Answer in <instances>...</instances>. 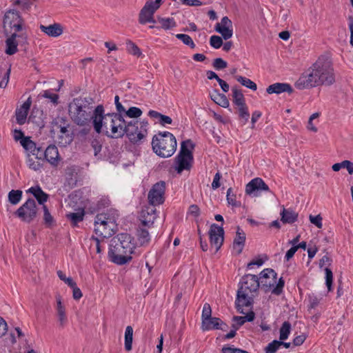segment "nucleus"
Returning <instances> with one entry per match:
<instances>
[{
  "instance_id": "a19ab883",
  "label": "nucleus",
  "mask_w": 353,
  "mask_h": 353,
  "mask_svg": "<svg viewBox=\"0 0 353 353\" xmlns=\"http://www.w3.org/2000/svg\"><path fill=\"white\" fill-rule=\"evenodd\" d=\"M68 286L70 287L72 290V297L74 300H79L83 294L81 290L77 286L76 283L70 278L68 277Z\"/></svg>"
},
{
  "instance_id": "412c9836",
  "label": "nucleus",
  "mask_w": 353,
  "mask_h": 353,
  "mask_svg": "<svg viewBox=\"0 0 353 353\" xmlns=\"http://www.w3.org/2000/svg\"><path fill=\"white\" fill-rule=\"evenodd\" d=\"M55 310L57 311V316L58 317V322L59 327L63 328L65 323V309L63 304V299L59 293L55 295Z\"/></svg>"
},
{
  "instance_id": "052dcab7",
  "label": "nucleus",
  "mask_w": 353,
  "mask_h": 353,
  "mask_svg": "<svg viewBox=\"0 0 353 353\" xmlns=\"http://www.w3.org/2000/svg\"><path fill=\"white\" fill-rule=\"evenodd\" d=\"M128 46V51L130 54L139 57L141 54V52L139 47L132 41H129L127 42Z\"/></svg>"
},
{
  "instance_id": "a211bd4d",
  "label": "nucleus",
  "mask_w": 353,
  "mask_h": 353,
  "mask_svg": "<svg viewBox=\"0 0 353 353\" xmlns=\"http://www.w3.org/2000/svg\"><path fill=\"white\" fill-rule=\"evenodd\" d=\"M214 30L221 34L225 40H228L233 34L232 22L228 17H224L221 19L220 23L216 24Z\"/></svg>"
},
{
  "instance_id": "c9c22d12",
  "label": "nucleus",
  "mask_w": 353,
  "mask_h": 353,
  "mask_svg": "<svg viewBox=\"0 0 353 353\" xmlns=\"http://www.w3.org/2000/svg\"><path fill=\"white\" fill-rule=\"evenodd\" d=\"M156 20L157 23L158 22L160 24L159 28H162L165 30H170L176 26V23L173 18H163L158 16L157 19Z\"/></svg>"
},
{
  "instance_id": "9b49d317",
  "label": "nucleus",
  "mask_w": 353,
  "mask_h": 353,
  "mask_svg": "<svg viewBox=\"0 0 353 353\" xmlns=\"http://www.w3.org/2000/svg\"><path fill=\"white\" fill-rule=\"evenodd\" d=\"M314 68L311 65L300 76L295 83V86L299 90L309 89L320 85L314 72Z\"/></svg>"
},
{
  "instance_id": "2eb2a0df",
  "label": "nucleus",
  "mask_w": 353,
  "mask_h": 353,
  "mask_svg": "<svg viewBox=\"0 0 353 353\" xmlns=\"http://www.w3.org/2000/svg\"><path fill=\"white\" fill-rule=\"evenodd\" d=\"M277 274L271 268L264 269L260 273L261 288L265 292L270 290L276 283Z\"/></svg>"
},
{
  "instance_id": "f704fd0d",
  "label": "nucleus",
  "mask_w": 353,
  "mask_h": 353,
  "mask_svg": "<svg viewBox=\"0 0 353 353\" xmlns=\"http://www.w3.org/2000/svg\"><path fill=\"white\" fill-rule=\"evenodd\" d=\"M148 115L151 118L157 119L159 120V123L163 126H165L166 124H171L172 123V119L171 117L162 114L155 110H150Z\"/></svg>"
},
{
  "instance_id": "5fc2aeb1",
  "label": "nucleus",
  "mask_w": 353,
  "mask_h": 353,
  "mask_svg": "<svg viewBox=\"0 0 353 353\" xmlns=\"http://www.w3.org/2000/svg\"><path fill=\"white\" fill-rule=\"evenodd\" d=\"M28 113L26 110H21L20 108L16 110V120L17 123L19 125H23L26 123Z\"/></svg>"
},
{
  "instance_id": "393cba45",
  "label": "nucleus",
  "mask_w": 353,
  "mask_h": 353,
  "mask_svg": "<svg viewBox=\"0 0 353 353\" xmlns=\"http://www.w3.org/2000/svg\"><path fill=\"white\" fill-rule=\"evenodd\" d=\"M44 159L51 165H57L59 161V154L57 148L54 145H50L44 150Z\"/></svg>"
},
{
  "instance_id": "bf43d9fd",
  "label": "nucleus",
  "mask_w": 353,
  "mask_h": 353,
  "mask_svg": "<svg viewBox=\"0 0 353 353\" xmlns=\"http://www.w3.org/2000/svg\"><path fill=\"white\" fill-rule=\"evenodd\" d=\"M211 317H212L211 306L209 303H205L203 305V311H202V315H201L202 321L203 320H207Z\"/></svg>"
},
{
  "instance_id": "69168bd1",
  "label": "nucleus",
  "mask_w": 353,
  "mask_h": 353,
  "mask_svg": "<svg viewBox=\"0 0 353 353\" xmlns=\"http://www.w3.org/2000/svg\"><path fill=\"white\" fill-rule=\"evenodd\" d=\"M44 149L41 147H37L35 152H32L30 155L34 156L37 160H44Z\"/></svg>"
},
{
  "instance_id": "6e6552de",
  "label": "nucleus",
  "mask_w": 353,
  "mask_h": 353,
  "mask_svg": "<svg viewBox=\"0 0 353 353\" xmlns=\"http://www.w3.org/2000/svg\"><path fill=\"white\" fill-rule=\"evenodd\" d=\"M116 219L108 213H101L96 216L94 219L95 234L103 239L114 235L117 229Z\"/></svg>"
},
{
  "instance_id": "c03bdc74",
  "label": "nucleus",
  "mask_w": 353,
  "mask_h": 353,
  "mask_svg": "<svg viewBox=\"0 0 353 353\" xmlns=\"http://www.w3.org/2000/svg\"><path fill=\"white\" fill-rule=\"evenodd\" d=\"M22 196V191L17 190H12L8 193V200L10 203L12 205H17L21 200Z\"/></svg>"
},
{
  "instance_id": "13d9d810",
  "label": "nucleus",
  "mask_w": 353,
  "mask_h": 353,
  "mask_svg": "<svg viewBox=\"0 0 353 353\" xmlns=\"http://www.w3.org/2000/svg\"><path fill=\"white\" fill-rule=\"evenodd\" d=\"M212 66L216 70H223L228 66V63L221 58L214 59Z\"/></svg>"
},
{
  "instance_id": "ddd939ff",
  "label": "nucleus",
  "mask_w": 353,
  "mask_h": 353,
  "mask_svg": "<svg viewBox=\"0 0 353 353\" xmlns=\"http://www.w3.org/2000/svg\"><path fill=\"white\" fill-rule=\"evenodd\" d=\"M209 237L211 245L216 248V251H218L224 241V230L222 226H219L216 223L211 225L209 230Z\"/></svg>"
},
{
  "instance_id": "6e6d98bb",
  "label": "nucleus",
  "mask_w": 353,
  "mask_h": 353,
  "mask_svg": "<svg viewBox=\"0 0 353 353\" xmlns=\"http://www.w3.org/2000/svg\"><path fill=\"white\" fill-rule=\"evenodd\" d=\"M42 97L46 99H49L54 105H57L59 103V95L52 92L50 90H45L42 94Z\"/></svg>"
},
{
  "instance_id": "f8f14e48",
  "label": "nucleus",
  "mask_w": 353,
  "mask_h": 353,
  "mask_svg": "<svg viewBox=\"0 0 353 353\" xmlns=\"http://www.w3.org/2000/svg\"><path fill=\"white\" fill-rule=\"evenodd\" d=\"M165 183L163 181L156 183L148 194V203L154 206L163 204L165 201Z\"/></svg>"
},
{
  "instance_id": "4d7b16f0",
  "label": "nucleus",
  "mask_w": 353,
  "mask_h": 353,
  "mask_svg": "<svg viewBox=\"0 0 353 353\" xmlns=\"http://www.w3.org/2000/svg\"><path fill=\"white\" fill-rule=\"evenodd\" d=\"M210 44L214 48L219 49L223 45V40L221 37L213 35L210 39Z\"/></svg>"
},
{
  "instance_id": "72a5a7b5",
  "label": "nucleus",
  "mask_w": 353,
  "mask_h": 353,
  "mask_svg": "<svg viewBox=\"0 0 353 353\" xmlns=\"http://www.w3.org/2000/svg\"><path fill=\"white\" fill-rule=\"evenodd\" d=\"M210 98L216 104L223 108H228L230 105L227 97L224 94L219 93L216 90H214L213 93L210 94Z\"/></svg>"
},
{
  "instance_id": "774afa93",
  "label": "nucleus",
  "mask_w": 353,
  "mask_h": 353,
  "mask_svg": "<svg viewBox=\"0 0 353 353\" xmlns=\"http://www.w3.org/2000/svg\"><path fill=\"white\" fill-rule=\"evenodd\" d=\"M342 168H346L350 174H353V162L349 160L342 161Z\"/></svg>"
},
{
  "instance_id": "20e7f679",
  "label": "nucleus",
  "mask_w": 353,
  "mask_h": 353,
  "mask_svg": "<svg viewBox=\"0 0 353 353\" xmlns=\"http://www.w3.org/2000/svg\"><path fill=\"white\" fill-rule=\"evenodd\" d=\"M133 248L130 234L121 233L111 240L108 256L112 262L123 265L131 261Z\"/></svg>"
},
{
  "instance_id": "aec40b11",
  "label": "nucleus",
  "mask_w": 353,
  "mask_h": 353,
  "mask_svg": "<svg viewBox=\"0 0 353 353\" xmlns=\"http://www.w3.org/2000/svg\"><path fill=\"white\" fill-rule=\"evenodd\" d=\"M157 10L152 6L145 3L144 6L141 10L139 14V22L141 24H145L147 23H156L157 20L154 17V14Z\"/></svg>"
},
{
  "instance_id": "8fccbe9b",
  "label": "nucleus",
  "mask_w": 353,
  "mask_h": 353,
  "mask_svg": "<svg viewBox=\"0 0 353 353\" xmlns=\"http://www.w3.org/2000/svg\"><path fill=\"white\" fill-rule=\"evenodd\" d=\"M176 37L180 39L184 44L189 46L191 48L193 49L195 48V44L189 35L185 34H177Z\"/></svg>"
},
{
  "instance_id": "79ce46f5",
  "label": "nucleus",
  "mask_w": 353,
  "mask_h": 353,
  "mask_svg": "<svg viewBox=\"0 0 353 353\" xmlns=\"http://www.w3.org/2000/svg\"><path fill=\"white\" fill-rule=\"evenodd\" d=\"M236 79L238 82H239L242 85L252 90H256L257 85L256 84L251 81L250 79H248L246 77H242V76H236Z\"/></svg>"
},
{
  "instance_id": "0e129e2a",
  "label": "nucleus",
  "mask_w": 353,
  "mask_h": 353,
  "mask_svg": "<svg viewBox=\"0 0 353 353\" xmlns=\"http://www.w3.org/2000/svg\"><path fill=\"white\" fill-rule=\"evenodd\" d=\"M309 219L310 222L312 224L315 225L318 228L321 229L322 228V217L321 216L320 214H318L316 216H312L310 214L309 216Z\"/></svg>"
},
{
  "instance_id": "49530a36",
  "label": "nucleus",
  "mask_w": 353,
  "mask_h": 353,
  "mask_svg": "<svg viewBox=\"0 0 353 353\" xmlns=\"http://www.w3.org/2000/svg\"><path fill=\"white\" fill-rule=\"evenodd\" d=\"M226 199L228 203L233 207L237 208L241 205V202L236 201V195L233 194L232 188L227 190Z\"/></svg>"
},
{
  "instance_id": "5701e85b",
  "label": "nucleus",
  "mask_w": 353,
  "mask_h": 353,
  "mask_svg": "<svg viewBox=\"0 0 353 353\" xmlns=\"http://www.w3.org/2000/svg\"><path fill=\"white\" fill-rule=\"evenodd\" d=\"M266 92L270 94H279L283 92H288L289 94H291L293 92V88L289 83H275L269 85L266 89Z\"/></svg>"
},
{
  "instance_id": "39448f33",
  "label": "nucleus",
  "mask_w": 353,
  "mask_h": 353,
  "mask_svg": "<svg viewBox=\"0 0 353 353\" xmlns=\"http://www.w3.org/2000/svg\"><path fill=\"white\" fill-rule=\"evenodd\" d=\"M152 147L154 152L159 157H170L176 150V140L171 132H159L153 137Z\"/></svg>"
},
{
  "instance_id": "ea45409f",
  "label": "nucleus",
  "mask_w": 353,
  "mask_h": 353,
  "mask_svg": "<svg viewBox=\"0 0 353 353\" xmlns=\"http://www.w3.org/2000/svg\"><path fill=\"white\" fill-rule=\"evenodd\" d=\"M143 112L142 110L137 107H130L128 110L125 109V112H123V118L125 117L131 118V119H137L141 116Z\"/></svg>"
},
{
  "instance_id": "c85d7f7f",
  "label": "nucleus",
  "mask_w": 353,
  "mask_h": 353,
  "mask_svg": "<svg viewBox=\"0 0 353 353\" xmlns=\"http://www.w3.org/2000/svg\"><path fill=\"white\" fill-rule=\"evenodd\" d=\"M27 192L32 194L39 204L43 206L49 198V195L44 192L39 185L31 187Z\"/></svg>"
},
{
  "instance_id": "de8ad7c7",
  "label": "nucleus",
  "mask_w": 353,
  "mask_h": 353,
  "mask_svg": "<svg viewBox=\"0 0 353 353\" xmlns=\"http://www.w3.org/2000/svg\"><path fill=\"white\" fill-rule=\"evenodd\" d=\"M238 112L240 119L243 121V124L245 125L250 118V113L246 104L242 106H239Z\"/></svg>"
},
{
  "instance_id": "4c0bfd02",
  "label": "nucleus",
  "mask_w": 353,
  "mask_h": 353,
  "mask_svg": "<svg viewBox=\"0 0 353 353\" xmlns=\"http://www.w3.org/2000/svg\"><path fill=\"white\" fill-rule=\"evenodd\" d=\"M232 91L234 103L238 107L245 105V98L242 92L236 87H233Z\"/></svg>"
},
{
  "instance_id": "e433bc0d",
  "label": "nucleus",
  "mask_w": 353,
  "mask_h": 353,
  "mask_svg": "<svg viewBox=\"0 0 353 353\" xmlns=\"http://www.w3.org/2000/svg\"><path fill=\"white\" fill-rule=\"evenodd\" d=\"M132 340H133V329L132 326L128 325L125 328V349L126 351H131L132 349Z\"/></svg>"
},
{
  "instance_id": "bb28decb",
  "label": "nucleus",
  "mask_w": 353,
  "mask_h": 353,
  "mask_svg": "<svg viewBox=\"0 0 353 353\" xmlns=\"http://www.w3.org/2000/svg\"><path fill=\"white\" fill-rule=\"evenodd\" d=\"M82 194L83 193L80 190L72 192L68 196L70 199L68 205L74 209L79 208L80 206H81L82 208H85Z\"/></svg>"
},
{
  "instance_id": "3c124183",
  "label": "nucleus",
  "mask_w": 353,
  "mask_h": 353,
  "mask_svg": "<svg viewBox=\"0 0 353 353\" xmlns=\"http://www.w3.org/2000/svg\"><path fill=\"white\" fill-rule=\"evenodd\" d=\"M27 165L29 168L37 171L40 170L41 168V164L39 161H35L30 155V154H28L27 157Z\"/></svg>"
},
{
  "instance_id": "f03ea898",
  "label": "nucleus",
  "mask_w": 353,
  "mask_h": 353,
  "mask_svg": "<svg viewBox=\"0 0 353 353\" xmlns=\"http://www.w3.org/2000/svg\"><path fill=\"white\" fill-rule=\"evenodd\" d=\"M94 129L98 134L102 132V128L105 130V134L110 138H122L124 136V130L126 121L123 114L117 113H105L103 105H97L94 114Z\"/></svg>"
},
{
  "instance_id": "f3484780",
  "label": "nucleus",
  "mask_w": 353,
  "mask_h": 353,
  "mask_svg": "<svg viewBox=\"0 0 353 353\" xmlns=\"http://www.w3.org/2000/svg\"><path fill=\"white\" fill-rule=\"evenodd\" d=\"M156 207L149 204L144 206L141 212L140 220L144 226L150 227L157 218Z\"/></svg>"
},
{
  "instance_id": "338daca9",
  "label": "nucleus",
  "mask_w": 353,
  "mask_h": 353,
  "mask_svg": "<svg viewBox=\"0 0 353 353\" xmlns=\"http://www.w3.org/2000/svg\"><path fill=\"white\" fill-rule=\"evenodd\" d=\"M221 178V174L219 172H217L214 176V179H213V181L212 183V189L215 190V189H217L218 188L220 187L221 185V183H220V179Z\"/></svg>"
},
{
  "instance_id": "dca6fc26",
  "label": "nucleus",
  "mask_w": 353,
  "mask_h": 353,
  "mask_svg": "<svg viewBox=\"0 0 353 353\" xmlns=\"http://www.w3.org/2000/svg\"><path fill=\"white\" fill-rule=\"evenodd\" d=\"M19 38L21 40L22 42L26 43L28 36L26 33L21 32L17 34L16 32H13L11 35L6 40V53L8 55H12L15 54L18 51L17 46L18 43L16 41L17 38Z\"/></svg>"
},
{
  "instance_id": "0eeeda50",
  "label": "nucleus",
  "mask_w": 353,
  "mask_h": 353,
  "mask_svg": "<svg viewBox=\"0 0 353 353\" xmlns=\"http://www.w3.org/2000/svg\"><path fill=\"white\" fill-rule=\"evenodd\" d=\"M148 125L146 119L126 121L123 127L124 135H126L132 143L139 144L146 137Z\"/></svg>"
},
{
  "instance_id": "a18cd8bd",
  "label": "nucleus",
  "mask_w": 353,
  "mask_h": 353,
  "mask_svg": "<svg viewBox=\"0 0 353 353\" xmlns=\"http://www.w3.org/2000/svg\"><path fill=\"white\" fill-rule=\"evenodd\" d=\"M291 324L289 321H285L281 327L280 328L279 339L281 341H284L288 338L290 333Z\"/></svg>"
},
{
  "instance_id": "680f3d73",
  "label": "nucleus",
  "mask_w": 353,
  "mask_h": 353,
  "mask_svg": "<svg viewBox=\"0 0 353 353\" xmlns=\"http://www.w3.org/2000/svg\"><path fill=\"white\" fill-rule=\"evenodd\" d=\"M325 284L327 287L328 291L332 290V279H333V274L332 272L330 269L326 268L325 269Z\"/></svg>"
},
{
  "instance_id": "c756f323",
  "label": "nucleus",
  "mask_w": 353,
  "mask_h": 353,
  "mask_svg": "<svg viewBox=\"0 0 353 353\" xmlns=\"http://www.w3.org/2000/svg\"><path fill=\"white\" fill-rule=\"evenodd\" d=\"M188 147L192 150L194 148V144L190 139L185 140L181 143L180 152L176 157H188L189 159H193L192 152Z\"/></svg>"
},
{
  "instance_id": "603ef678",
  "label": "nucleus",
  "mask_w": 353,
  "mask_h": 353,
  "mask_svg": "<svg viewBox=\"0 0 353 353\" xmlns=\"http://www.w3.org/2000/svg\"><path fill=\"white\" fill-rule=\"evenodd\" d=\"M281 347L280 341L274 340L270 343L265 349V353H276Z\"/></svg>"
},
{
  "instance_id": "7ed1b4c3",
  "label": "nucleus",
  "mask_w": 353,
  "mask_h": 353,
  "mask_svg": "<svg viewBox=\"0 0 353 353\" xmlns=\"http://www.w3.org/2000/svg\"><path fill=\"white\" fill-rule=\"evenodd\" d=\"M259 286V279L254 274H248L241 278L235 300V307L239 313L244 314L243 307L253 305Z\"/></svg>"
},
{
  "instance_id": "4be33fe9",
  "label": "nucleus",
  "mask_w": 353,
  "mask_h": 353,
  "mask_svg": "<svg viewBox=\"0 0 353 353\" xmlns=\"http://www.w3.org/2000/svg\"><path fill=\"white\" fill-rule=\"evenodd\" d=\"M39 29L42 32L50 37H57L63 34V28L59 23H54L49 26L41 24Z\"/></svg>"
},
{
  "instance_id": "58836bf2",
  "label": "nucleus",
  "mask_w": 353,
  "mask_h": 353,
  "mask_svg": "<svg viewBox=\"0 0 353 353\" xmlns=\"http://www.w3.org/2000/svg\"><path fill=\"white\" fill-rule=\"evenodd\" d=\"M137 239L141 245L148 244L150 240L149 232L147 230L139 228L137 230Z\"/></svg>"
},
{
  "instance_id": "a878e982",
  "label": "nucleus",
  "mask_w": 353,
  "mask_h": 353,
  "mask_svg": "<svg viewBox=\"0 0 353 353\" xmlns=\"http://www.w3.org/2000/svg\"><path fill=\"white\" fill-rule=\"evenodd\" d=\"M245 233L239 226L236 228V236L233 241V249L236 250L237 254L242 252L245 242Z\"/></svg>"
},
{
  "instance_id": "b1692460",
  "label": "nucleus",
  "mask_w": 353,
  "mask_h": 353,
  "mask_svg": "<svg viewBox=\"0 0 353 353\" xmlns=\"http://www.w3.org/2000/svg\"><path fill=\"white\" fill-rule=\"evenodd\" d=\"M81 180V174L79 167L73 165L68 168V186L72 188Z\"/></svg>"
},
{
  "instance_id": "09e8293b",
  "label": "nucleus",
  "mask_w": 353,
  "mask_h": 353,
  "mask_svg": "<svg viewBox=\"0 0 353 353\" xmlns=\"http://www.w3.org/2000/svg\"><path fill=\"white\" fill-rule=\"evenodd\" d=\"M34 0H12L13 4L18 6L23 10H28Z\"/></svg>"
},
{
  "instance_id": "423d86ee",
  "label": "nucleus",
  "mask_w": 353,
  "mask_h": 353,
  "mask_svg": "<svg viewBox=\"0 0 353 353\" xmlns=\"http://www.w3.org/2000/svg\"><path fill=\"white\" fill-rule=\"evenodd\" d=\"M320 85H330L335 82L334 68L331 61L325 56H321L312 65Z\"/></svg>"
},
{
  "instance_id": "6ab92c4d",
  "label": "nucleus",
  "mask_w": 353,
  "mask_h": 353,
  "mask_svg": "<svg viewBox=\"0 0 353 353\" xmlns=\"http://www.w3.org/2000/svg\"><path fill=\"white\" fill-rule=\"evenodd\" d=\"M66 133V123L63 117H57L52 122L51 134L54 139L62 140Z\"/></svg>"
},
{
  "instance_id": "cd10ccee",
  "label": "nucleus",
  "mask_w": 353,
  "mask_h": 353,
  "mask_svg": "<svg viewBox=\"0 0 353 353\" xmlns=\"http://www.w3.org/2000/svg\"><path fill=\"white\" fill-rule=\"evenodd\" d=\"M192 161L193 159H189L188 157H176L174 168L177 173L181 174L183 170H190Z\"/></svg>"
},
{
  "instance_id": "1a4fd4ad",
  "label": "nucleus",
  "mask_w": 353,
  "mask_h": 353,
  "mask_svg": "<svg viewBox=\"0 0 353 353\" xmlns=\"http://www.w3.org/2000/svg\"><path fill=\"white\" fill-rule=\"evenodd\" d=\"M3 24L5 33L7 35L12 34V30H14V32L21 33L24 28V20L20 15L19 12L15 10H10L4 14Z\"/></svg>"
},
{
  "instance_id": "37998d69",
  "label": "nucleus",
  "mask_w": 353,
  "mask_h": 353,
  "mask_svg": "<svg viewBox=\"0 0 353 353\" xmlns=\"http://www.w3.org/2000/svg\"><path fill=\"white\" fill-rule=\"evenodd\" d=\"M21 144L23 148L28 152V154L35 152V149L37 148L36 143L32 141L30 137L23 138L21 141Z\"/></svg>"
},
{
  "instance_id": "864d4df0",
  "label": "nucleus",
  "mask_w": 353,
  "mask_h": 353,
  "mask_svg": "<svg viewBox=\"0 0 353 353\" xmlns=\"http://www.w3.org/2000/svg\"><path fill=\"white\" fill-rule=\"evenodd\" d=\"M43 210V220L44 223L46 225V226L50 227L54 221L53 217L50 214L47 206L46 205H43L42 207Z\"/></svg>"
},
{
  "instance_id": "7c9ffc66",
  "label": "nucleus",
  "mask_w": 353,
  "mask_h": 353,
  "mask_svg": "<svg viewBox=\"0 0 353 353\" xmlns=\"http://www.w3.org/2000/svg\"><path fill=\"white\" fill-rule=\"evenodd\" d=\"M222 324V321L218 317H211L207 320H203L201 323V329L203 331L210 330H218L219 325Z\"/></svg>"
},
{
  "instance_id": "473e14b6",
  "label": "nucleus",
  "mask_w": 353,
  "mask_h": 353,
  "mask_svg": "<svg viewBox=\"0 0 353 353\" xmlns=\"http://www.w3.org/2000/svg\"><path fill=\"white\" fill-rule=\"evenodd\" d=\"M281 221L283 223H293L298 218V214L290 209L283 208L281 212Z\"/></svg>"
},
{
  "instance_id": "9d476101",
  "label": "nucleus",
  "mask_w": 353,
  "mask_h": 353,
  "mask_svg": "<svg viewBox=\"0 0 353 353\" xmlns=\"http://www.w3.org/2000/svg\"><path fill=\"white\" fill-rule=\"evenodd\" d=\"M38 208L33 199H28L14 212V215L26 223L32 222L37 215Z\"/></svg>"
},
{
  "instance_id": "2f4dec72",
  "label": "nucleus",
  "mask_w": 353,
  "mask_h": 353,
  "mask_svg": "<svg viewBox=\"0 0 353 353\" xmlns=\"http://www.w3.org/2000/svg\"><path fill=\"white\" fill-rule=\"evenodd\" d=\"M74 210L77 212L68 214V219H70L71 224L73 227L77 226L79 222H81L85 215L84 208H82L81 206H80L79 208L74 209Z\"/></svg>"
},
{
  "instance_id": "f257e3e1",
  "label": "nucleus",
  "mask_w": 353,
  "mask_h": 353,
  "mask_svg": "<svg viewBox=\"0 0 353 353\" xmlns=\"http://www.w3.org/2000/svg\"><path fill=\"white\" fill-rule=\"evenodd\" d=\"M94 98L89 95H81L72 99L68 103V114L71 121L81 129L72 132L73 137L83 139L91 131V124L94 119L97 106Z\"/></svg>"
},
{
  "instance_id": "e2e57ef3",
  "label": "nucleus",
  "mask_w": 353,
  "mask_h": 353,
  "mask_svg": "<svg viewBox=\"0 0 353 353\" xmlns=\"http://www.w3.org/2000/svg\"><path fill=\"white\" fill-rule=\"evenodd\" d=\"M285 285V281L283 278H280L276 285L272 289V293L276 295H280L283 292V288Z\"/></svg>"
},
{
  "instance_id": "4468645a",
  "label": "nucleus",
  "mask_w": 353,
  "mask_h": 353,
  "mask_svg": "<svg viewBox=\"0 0 353 353\" xmlns=\"http://www.w3.org/2000/svg\"><path fill=\"white\" fill-rule=\"evenodd\" d=\"M261 191L268 192L270 188L261 178H254L246 185L245 193L248 195L258 196Z\"/></svg>"
}]
</instances>
